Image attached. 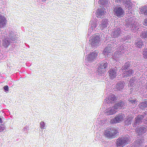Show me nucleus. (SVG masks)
I'll list each match as a JSON object with an SVG mask.
<instances>
[{
	"instance_id": "nucleus-1",
	"label": "nucleus",
	"mask_w": 147,
	"mask_h": 147,
	"mask_svg": "<svg viewBox=\"0 0 147 147\" xmlns=\"http://www.w3.org/2000/svg\"><path fill=\"white\" fill-rule=\"evenodd\" d=\"M130 141L129 136L128 135L122 136L117 139L116 141V146L119 147H123L127 144Z\"/></svg>"
},
{
	"instance_id": "nucleus-2",
	"label": "nucleus",
	"mask_w": 147,
	"mask_h": 147,
	"mask_svg": "<svg viewBox=\"0 0 147 147\" xmlns=\"http://www.w3.org/2000/svg\"><path fill=\"white\" fill-rule=\"evenodd\" d=\"M118 133V130L114 128H112L108 129L105 132V136L109 138H113Z\"/></svg>"
},
{
	"instance_id": "nucleus-3",
	"label": "nucleus",
	"mask_w": 147,
	"mask_h": 147,
	"mask_svg": "<svg viewBox=\"0 0 147 147\" xmlns=\"http://www.w3.org/2000/svg\"><path fill=\"white\" fill-rule=\"evenodd\" d=\"M108 64L105 61H103L100 63V65L98 69V72L101 74L106 71L108 67Z\"/></svg>"
},
{
	"instance_id": "nucleus-4",
	"label": "nucleus",
	"mask_w": 147,
	"mask_h": 147,
	"mask_svg": "<svg viewBox=\"0 0 147 147\" xmlns=\"http://www.w3.org/2000/svg\"><path fill=\"white\" fill-rule=\"evenodd\" d=\"M125 117L124 114L122 113L117 115L116 117L114 119H112L110 121V123L113 124L120 122L123 120Z\"/></svg>"
},
{
	"instance_id": "nucleus-5",
	"label": "nucleus",
	"mask_w": 147,
	"mask_h": 147,
	"mask_svg": "<svg viewBox=\"0 0 147 147\" xmlns=\"http://www.w3.org/2000/svg\"><path fill=\"white\" fill-rule=\"evenodd\" d=\"M114 14L119 17H123L124 14V10L120 7L117 6L114 9Z\"/></svg>"
},
{
	"instance_id": "nucleus-6",
	"label": "nucleus",
	"mask_w": 147,
	"mask_h": 147,
	"mask_svg": "<svg viewBox=\"0 0 147 147\" xmlns=\"http://www.w3.org/2000/svg\"><path fill=\"white\" fill-rule=\"evenodd\" d=\"M100 36L98 35H94L91 39L92 45L95 46L98 45L100 42Z\"/></svg>"
},
{
	"instance_id": "nucleus-7",
	"label": "nucleus",
	"mask_w": 147,
	"mask_h": 147,
	"mask_svg": "<svg viewBox=\"0 0 147 147\" xmlns=\"http://www.w3.org/2000/svg\"><path fill=\"white\" fill-rule=\"evenodd\" d=\"M144 117V116L141 115H139L136 117L135 118V122L133 124V127H136L137 125H139L140 123L142 122Z\"/></svg>"
},
{
	"instance_id": "nucleus-8",
	"label": "nucleus",
	"mask_w": 147,
	"mask_h": 147,
	"mask_svg": "<svg viewBox=\"0 0 147 147\" xmlns=\"http://www.w3.org/2000/svg\"><path fill=\"white\" fill-rule=\"evenodd\" d=\"M7 20L2 15H0V28H3L6 26Z\"/></svg>"
},
{
	"instance_id": "nucleus-9",
	"label": "nucleus",
	"mask_w": 147,
	"mask_h": 147,
	"mask_svg": "<svg viewBox=\"0 0 147 147\" xmlns=\"http://www.w3.org/2000/svg\"><path fill=\"white\" fill-rule=\"evenodd\" d=\"M108 73L110 78L112 79L115 78L117 75L116 70L113 69H110L108 71Z\"/></svg>"
},
{
	"instance_id": "nucleus-10",
	"label": "nucleus",
	"mask_w": 147,
	"mask_h": 147,
	"mask_svg": "<svg viewBox=\"0 0 147 147\" xmlns=\"http://www.w3.org/2000/svg\"><path fill=\"white\" fill-rule=\"evenodd\" d=\"M97 56V53L94 52H92L90 54L88 55L87 59L88 61H92L94 59H96Z\"/></svg>"
},
{
	"instance_id": "nucleus-11",
	"label": "nucleus",
	"mask_w": 147,
	"mask_h": 147,
	"mask_svg": "<svg viewBox=\"0 0 147 147\" xmlns=\"http://www.w3.org/2000/svg\"><path fill=\"white\" fill-rule=\"evenodd\" d=\"M134 73V71L132 69L126 70L123 72V78L131 76Z\"/></svg>"
},
{
	"instance_id": "nucleus-12",
	"label": "nucleus",
	"mask_w": 147,
	"mask_h": 147,
	"mask_svg": "<svg viewBox=\"0 0 147 147\" xmlns=\"http://www.w3.org/2000/svg\"><path fill=\"white\" fill-rule=\"evenodd\" d=\"M105 9L103 8L101 9H98L96 13V15L98 17L101 18L102 15L105 14Z\"/></svg>"
},
{
	"instance_id": "nucleus-13",
	"label": "nucleus",
	"mask_w": 147,
	"mask_h": 147,
	"mask_svg": "<svg viewBox=\"0 0 147 147\" xmlns=\"http://www.w3.org/2000/svg\"><path fill=\"white\" fill-rule=\"evenodd\" d=\"M147 127L146 126L141 127L139 129H138L136 131L141 134L144 133L146 131Z\"/></svg>"
},
{
	"instance_id": "nucleus-14",
	"label": "nucleus",
	"mask_w": 147,
	"mask_h": 147,
	"mask_svg": "<svg viewBox=\"0 0 147 147\" xmlns=\"http://www.w3.org/2000/svg\"><path fill=\"white\" fill-rule=\"evenodd\" d=\"M121 33V31L120 28H118L113 32V37L115 38L119 36Z\"/></svg>"
},
{
	"instance_id": "nucleus-15",
	"label": "nucleus",
	"mask_w": 147,
	"mask_h": 147,
	"mask_svg": "<svg viewBox=\"0 0 147 147\" xmlns=\"http://www.w3.org/2000/svg\"><path fill=\"white\" fill-rule=\"evenodd\" d=\"M140 107L143 109L147 107V99L144 102H141L139 105Z\"/></svg>"
},
{
	"instance_id": "nucleus-16",
	"label": "nucleus",
	"mask_w": 147,
	"mask_h": 147,
	"mask_svg": "<svg viewBox=\"0 0 147 147\" xmlns=\"http://www.w3.org/2000/svg\"><path fill=\"white\" fill-rule=\"evenodd\" d=\"M130 66V64L129 63H126L122 67V70L123 72L128 69L129 68Z\"/></svg>"
},
{
	"instance_id": "nucleus-17",
	"label": "nucleus",
	"mask_w": 147,
	"mask_h": 147,
	"mask_svg": "<svg viewBox=\"0 0 147 147\" xmlns=\"http://www.w3.org/2000/svg\"><path fill=\"white\" fill-rule=\"evenodd\" d=\"M10 43V42L8 40L5 39L3 40L2 44L4 47L6 48L8 47V46L9 45Z\"/></svg>"
},
{
	"instance_id": "nucleus-18",
	"label": "nucleus",
	"mask_w": 147,
	"mask_h": 147,
	"mask_svg": "<svg viewBox=\"0 0 147 147\" xmlns=\"http://www.w3.org/2000/svg\"><path fill=\"white\" fill-rule=\"evenodd\" d=\"M140 11L142 14L147 16V7H142Z\"/></svg>"
},
{
	"instance_id": "nucleus-19",
	"label": "nucleus",
	"mask_w": 147,
	"mask_h": 147,
	"mask_svg": "<svg viewBox=\"0 0 147 147\" xmlns=\"http://www.w3.org/2000/svg\"><path fill=\"white\" fill-rule=\"evenodd\" d=\"M108 24L107 20L105 19L101 24L100 25V26L101 27L102 29L107 28V24Z\"/></svg>"
},
{
	"instance_id": "nucleus-20",
	"label": "nucleus",
	"mask_w": 147,
	"mask_h": 147,
	"mask_svg": "<svg viewBox=\"0 0 147 147\" xmlns=\"http://www.w3.org/2000/svg\"><path fill=\"white\" fill-rule=\"evenodd\" d=\"M124 85L123 83L121 82L117 84V88L119 90H120L123 88Z\"/></svg>"
},
{
	"instance_id": "nucleus-21",
	"label": "nucleus",
	"mask_w": 147,
	"mask_h": 147,
	"mask_svg": "<svg viewBox=\"0 0 147 147\" xmlns=\"http://www.w3.org/2000/svg\"><path fill=\"white\" fill-rule=\"evenodd\" d=\"M103 52L105 54L108 55L109 53L111 52V48L108 47H106L104 49Z\"/></svg>"
},
{
	"instance_id": "nucleus-22",
	"label": "nucleus",
	"mask_w": 147,
	"mask_h": 147,
	"mask_svg": "<svg viewBox=\"0 0 147 147\" xmlns=\"http://www.w3.org/2000/svg\"><path fill=\"white\" fill-rule=\"evenodd\" d=\"M133 119V117L132 116L128 118L126 121V123L127 125H129L131 123Z\"/></svg>"
},
{
	"instance_id": "nucleus-23",
	"label": "nucleus",
	"mask_w": 147,
	"mask_h": 147,
	"mask_svg": "<svg viewBox=\"0 0 147 147\" xmlns=\"http://www.w3.org/2000/svg\"><path fill=\"white\" fill-rule=\"evenodd\" d=\"M143 42L142 41H140L137 42L136 43V45L137 47L141 48L143 45Z\"/></svg>"
},
{
	"instance_id": "nucleus-24",
	"label": "nucleus",
	"mask_w": 147,
	"mask_h": 147,
	"mask_svg": "<svg viewBox=\"0 0 147 147\" xmlns=\"http://www.w3.org/2000/svg\"><path fill=\"white\" fill-rule=\"evenodd\" d=\"M116 100V97L114 94H112L110 98L109 99L110 102H113V101Z\"/></svg>"
},
{
	"instance_id": "nucleus-25",
	"label": "nucleus",
	"mask_w": 147,
	"mask_h": 147,
	"mask_svg": "<svg viewBox=\"0 0 147 147\" xmlns=\"http://www.w3.org/2000/svg\"><path fill=\"white\" fill-rule=\"evenodd\" d=\"M143 55L144 58L147 59V49H144L143 52Z\"/></svg>"
},
{
	"instance_id": "nucleus-26",
	"label": "nucleus",
	"mask_w": 147,
	"mask_h": 147,
	"mask_svg": "<svg viewBox=\"0 0 147 147\" xmlns=\"http://www.w3.org/2000/svg\"><path fill=\"white\" fill-rule=\"evenodd\" d=\"M118 104H119V106L120 108L121 107H123L124 106V103L122 101H120V102H119Z\"/></svg>"
},
{
	"instance_id": "nucleus-27",
	"label": "nucleus",
	"mask_w": 147,
	"mask_h": 147,
	"mask_svg": "<svg viewBox=\"0 0 147 147\" xmlns=\"http://www.w3.org/2000/svg\"><path fill=\"white\" fill-rule=\"evenodd\" d=\"M129 104H136V100H129Z\"/></svg>"
},
{
	"instance_id": "nucleus-28",
	"label": "nucleus",
	"mask_w": 147,
	"mask_h": 147,
	"mask_svg": "<svg viewBox=\"0 0 147 147\" xmlns=\"http://www.w3.org/2000/svg\"><path fill=\"white\" fill-rule=\"evenodd\" d=\"M110 112V113L109 114V115H112L113 114L115 113L116 111L114 109H111L109 110Z\"/></svg>"
},
{
	"instance_id": "nucleus-29",
	"label": "nucleus",
	"mask_w": 147,
	"mask_h": 147,
	"mask_svg": "<svg viewBox=\"0 0 147 147\" xmlns=\"http://www.w3.org/2000/svg\"><path fill=\"white\" fill-rule=\"evenodd\" d=\"M113 107L114 109H117L120 108L118 103L115 104V105L113 106Z\"/></svg>"
},
{
	"instance_id": "nucleus-30",
	"label": "nucleus",
	"mask_w": 147,
	"mask_h": 147,
	"mask_svg": "<svg viewBox=\"0 0 147 147\" xmlns=\"http://www.w3.org/2000/svg\"><path fill=\"white\" fill-rule=\"evenodd\" d=\"M142 36L144 38H147V31L142 33Z\"/></svg>"
},
{
	"instance_id": "nucleus-31",
	"label": "nucleus",
	"mask_w": 147,
	"mask_h": 147,
	"mask_svg": "<svg viewBox=\"0 0 147 147\" xmlns=\"http://www.w3.org/2000/svg\"><path fill=\"white\" fill-rule=\"evenodd\" d=\"M40 126L41 128L43 129L45 127V125L44 124V122H42L40 123Z\"/></svg>"
},
{
	"instance_id": "nucleus-32",
	"label": "nucleus",
	"mask_w": 147,
	"mask_h": 147,
	"mask_svg": "<svg viewBox=\"0 0 147 147\" xmlns=\"http://www.w3.org/2000/svg\"><path fill=\"white\" fill-rule=\"evenodd\" d=\"M129 2V0H123V3L124 4H127Z\"/></svg>"
},
{
	"instance_id": "nucleus-33",
	"label": "nucleus",
	"mask_w": 147,
	"mask_h": 147,
	"mask_svg": "<svg viewBox=\"0 0 147 147\" xmlns=\"http://www.w3.org/2000/svg\"><path fill=\"white\" fill-rule=\"evenodd\" d=\"M4 89L6 91H8L9 90L8 87L7 85L3 87Z\"/></svg>"
},
{
	"instance_id": "nucleus-34",
	"label": "nucleus",
	"mask_w": 147,
	"mask_h": 147,
	"mask_svg": "<svg viewBox=\"0 0 147 147\" xmlns=\"http://www.w3.org/2000/svg\"><path fill=\"white\" fill-rule=\"evenodd\" d=\"M5 129V127H2L0 126V131H3Z\"/></svg>"
},
{
	"instance_id": "nucleus-35",
	"label": "nucleus",
	"mask_w": 147,
	"mask_h": 147,
	"mask_svg": "<svg viewBox=\"0 0 147 147\" xmlns=\"http://www.w3.org/2000/svg\"><path fill=\"white\" fill-rule=\"evenodd\" d=\"M144 24L145 26H147V19H145L144 21Z\"/></svg>"
},
{
	"instance_id": "nucleus-36",
	"label": "nucleus",
	"mask_w": 147,
	"mask_h": 147,
	"mask_svg": "<svg viewBox=\"0 0 147 147\" xmlns=\"http://www.w3.org/2000/svg\"><path fill=\"white\" fill-rule=\"evenodd\" d=\"M110 112L109 111H106L105 112V113L106 115H109V114L110 113Z\"/></svg>"
},
{
	"instance_id": "nucleus-37",
	"label": "nucleus",
	"mask_w": 147,
	"mask_h": 147,
	"mask_svg": "<svg viewBox=\"0 0 147 147\" xmlns=\"http://www.w3.org/2000/svg\"><path fill=\"white\" fill-rule=\"evenodd\" d=\"M110 112L109 111H106L105 112V113L106 115H109V114L110 113Z\"/></svg>"
},
{
	"instance_id": "nucleus-38",
	"label": "nucleus",
	"mask_w": 147,
	"mask_h": 147,
	"mask_svg": "<svg viewBox=\"0 0 147 147\" xmlns=\"http://www.w3.org/2000/svg\"><path fill=\"white\" fill-rule=\"evenodd\" d=\"M121 1L122 0H115V1L116 2H117L118 3L121 2Z\"/></svg>"
},
{
	"instance_id": "nucleus-39",
	"label": "nucleus",
	"mask_w": 147,
	"mask_h": 147,
	"mask_svg": "<svg viewBox=\"0 0 147 147\" xmlns=\"http://www.w3.org/2000/svg\"><path fill=\"white\" fill-rule=\"evenodd\" d=\"M11 39L12 40V41H15V39H14L13 38V37H11V36H9Z\"/></svg>"
},
{
	"instance_id": "nucleus-40",
	"label": "nucleus",
	"mask_w": 147,
	"mask_h": 147,
	"mask_svg": "<svg viewBox=\"0 0 147 147\" xmlns=\"http://www.w3.org/2000/svg\"><path fill=\"white\" fill-rule=\"evenodd\" d=\"M3 123V121L2 120V119L1 117H0V123Z\"/></svg>"
},
{
	"instance_id": "nucleus-41",
	"label": "nucleus",
	"mask_w": 147,
	"mask_h": 147,
	"mask_svg": "<svg viewBox=\"0 0 147 147\" xmlns=\"http://www.w3.org/2000/svg\"><path fill=\"white\" fill-rule=\"evenodd\" d=\"M118 52H117V51H116L115 52V53H114V55L116 56V54H117Z\"/></svg>"
},
{
	"instance_id": "nucleus-42",
	"label": "nucleus",
	"mask_w": 147,
	"mask_h": 147,
	"mask_svg": "<svg viewBox=\"0 0 147 147\" xmlns=\"http://www.w3.org/2000/svg\"><path fill=\"white\" fill-rule=\"evenodd\" d=\"M47 0H41L42 2H45Z\"/></svg>"
},
{
	"instance_id": "nucleus-43",
	"label": "nucleus",
	"mask_w": 147,
	"mask_h": 147,
	"mask_svg": "<svg viewBox=\"0 0 147 147\" xmlns=\"http://www.w3.org/2000/svg\"><path fill=\"white\" fill-rule=\"evenodd\" d=\"M115 57H116V58L117 57L118 58V57H116V56H115Z\"/></svg>"
}]
</instances>
